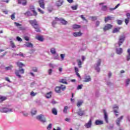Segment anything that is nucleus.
I'll list each match as a JSON object with an SVG mask.
<instances>
[{"instance_id":"obj_35","label":"nucleus","mask_w":130,"mask_h":130,"mask_svg":"<svg viewBox=\"0 0 130 130\" xmlns=\"http://www.w3.org/2000/svg\"><path fill=\"white\" fill-rule=\"evenodd\" d=\"M60 21L63 25H67L68 24V21H66L64 19H60Z\"/></svg>"},{"instance_id":"obj_26","label":"nucleus","mask_w":130,"mask_h":130,"mask_svg":"<svg viewBox=\"0 0 130 130\" xmlns=\"http://www.w3.org/2000/svg\"><path fill=\"white\" fill-rule=\"evenodd\" d=\"M7 98L6 96L0 95V103L5 101V100H7Z\"/></svg>"},{"instance_id":"obj_54","label":"nucleus","mask_w":130,"mask_h":130,"mask_svg":"<svg viewBox=\"0 0 130 130\" xmlns=\"http://www.w3.org/2000/svg\"><path fill=\"white\" fill-rule=\"evenodd\" d=\"M48 75H49L50 76L51 75V74H52V69H49L48 71Z\"/></svg>"},{"instance_id":"obj_34","label":"nucleus","mask_w":130,"mask_h":130,"mask_svg":"<svg viewBox=\"0 0 130 130\" xmlns=\"http://www.w3.org/2000/svg\"><path fill=\"white\" fill-rule=\"evenodd\" d=\"M120 30V27L115 28L113 30V33H117V32H119Z\"/></svg>"},{"instance_id":"obj_32","label":"nucleus","mask_w":130,"mask_h":130,"mask_svg":"<svg viewBox=\"0 0 130 130\" xmlns=\"http://www.w3.org/2000/svg\"><path fill=\"white\" fill-rule=\"evenodd\" d=\"M51 94H52V92L51 91L48 92L46 95V98H47L48 99L51 98Z\"/></svg>"},{"instance_id":"obj_15","label":"nucleus","mask_w":130,"mask_h":130,"mask_svg":"<svg viewBox=\"0 0 130 130\" xmlns=\"http://www.w3.org/2000/svg\"><path fill=\"white\" fill-rule=\"evenodd\" d=\"M112 28V25L110 24H107L104 27V31H107V30H109Z\"/></svg>"},{"instance_id":"obj_41","label":"nucleus","mask_w":130,"mask_h":130,"mask_svg":"<svg viewBox=\"0 0 130 130\" xmlns=\"http://www.w3.org/2000/svg\"><path fill=\"white\" fill-rule=\"evenodd\" d=\"M89 19L92 20V21H96L97 20V16H90Z\"/></svg>"},{"instance_id":"obj_42","label":"nucleus","mask_w":130,"mask_h":130,"mask_svg":"<svg viewBox=\"0 0 130 130\" xmlns=\"http://www.w3.org/2000/svg\"><path fill=\"white\" fill-rule=\"evenodd\" d=\"M107 9L108 8L107 6H103L102 7V10L104 12H106V11H107Z\"/></svg>"},{"instance_id":"obj_39","label":"nucleus","mask_w":130,"mask_h":130,"mask_svg":"<svg viewBox=\"0 0 130 130\" xmlns=\"http://www.w3.org/2000/svg\"><path fill=\"white\" fill-rule=\"evenodd\" d=\"M60 83H62L63 84H66V85H68V82L66 79H61L59 81Z\"/></svg>"},{"instance_id":"obj_45","label":"nucleus","mask_w":130,"mask_h":130,"mask_svg":"<svg viewBox=\"0 0 130 130\" xmlns=\"http://www.w3.org/2000/svg\"><path fill=\"white\" fill-rule=\"evenodd\" d=\"M38 93L37 92H34V91H31L30 93V96L32 97H34V96H36L37 95Z\"/></svg>"},{"instance_id":"obj_31","label":"nucleus","mask_w":130,"mask_h":130,"mask_svg":"<svg viewBox=\"0 0 130 130\" xmlns=\"http://www.w3.org/2000/svg\"><path fill=\"white\" fill-rule=\"evenodd\" d=\"M73 29H80L81 25L78 24H74L72 26Z\"/></svg>"},{"instance_id":"obj_1","label":"nucleus","mask_w":130,"mask_h":130,"mask_svg":"<svg viewBox=\"0 0 130 130\" xmlns=\"http://www.w3.org/2000/svg\"><path fill=\"white\" fill-rule=\"evenodd\" d=\"M29 23L30 24V25H31V26H32L34 28L36 29V32H40L38 22H37V21H36V19L29 20Z\"/></svg>"},{"instance_id":"obj_24","label":"nucleus","mask_w":130,"mask_h":130,"mask_svg":"<svg viewBox=\"0 0 130 130\" xmlns=\"http://www.w3.org/2000/svg\"><path fill=\"white\" fill-rule=\"evenodd\" d=\"M90 81H91V77H90V76H87L85 77L84 80L83 81V82H90Z\"/></svg>"},{"instance_id":"obj_37","label":"nucleus","mask_w":130,"mask_h":130,"mask_svg":"<svg viewBox=\"0 0 130 130\" xmlns=\"http://www.w3.org/2000/svg\"><path fill=\"white\" fill-rule=\"evenodd\" d=\"M50 52L52 53V54H55L56 53V51L55 50V49L54 48H52L50 49Z\"/></svg>"},{"instance_id":"obj_30","label":"nucleus","mask_w":130,"mask_h":130,"mask_svg":"<svg viewBox=\"0 0 130 130\" xmlns=\"http://www.w3.org/2000/svg\"><path fill=\"white\" fill-rule=\"evenodd\" d=\"M120 6V4H118L115 7V8H111L109 9V10L111 11H114V10H116V9H117V8H118V7H119Z\"/></svg>"},{"instance_id":"obj_21","label":"nucleus","mask_w":130,"mask_h":130,"mask_svg":"<svg viewBox=\"0 0 130 130\" xmlns=\"http://www.w3.org/2000/svg\"><path fill=\"white\" fill-rule=\"evenodd\" d=\"M77 62L78 63V68L81 69V68H82V64H83L84 62L82 61L80 59H78L77 60Z\"/></svg>"},{"instance_id":"obj_22","label":"nucleus","mask_w":130,"mask_h":130,"mask_svg":"<svg viewBox=\"0 0 130 130\" xmlns=\"http://www.w3.org/2000/svg\"><path fill=\"white\" fill-rule=\"evenodd\" d=\"M24 46H25L26 47H29L30 48H32V47H33V45L31 43L26 42L24 45Z\"/></svg>"},{"instance_id":"obj_55","label":"nucleus","mask_w":130,"mask_h":130,"mask_svg":"<svg viewBox=\"0 0 130 130\" xmlns=\"http://www.w3.org/2000/svg\"><path fill=\"white\" fill-rule=\"evenodd\" d=\"M16 39L17 41H20V42H22V41H23V40H22V39L19 37H17Z\"/></svg>"},{"instance_id":"obj_57","label":"nucleus","mask_w":130,"mask_h":130,"mask_svg":"<svg viewBox=\"0 0 130 130\" xmlns=\"http://www.w3.org/2000/svg\"><path fill=\"white\" fill-rule=\"evenodd\" d=\"M129 82H130V79H127L126 80V86L129 85Z\"/></svg>"},{"instance_id":"obj_28","label":"nucleus","mask_w":130,"mask_h":130,"mask_svg":"<svg viewBox=\"0 0 130 130\" xmlns=\"http://www.w3.org/2000/svg\"><path fill=\"white\" fill-rule=\"evenodd\" d=\"M16 64L19 68H23V67H25V65L23 64V63L21 62H17Z\"/></svg>"},{"instance_id":"obj_38","label":"nucleus","mask_w":130,"mask_h":130,"mask_svg":"<svg viewBox=\"0 0 130 130\" xmlns=\"http://www.w3.org/2000/svg\"><path fill=\"white\" fill-rule=\"evenodd\" d=\"M31 113L32 115H35V114L37 113V111L36 110V109H32L31 110Z\"/></svg>"},{"instance_id":"obj_12","label":"nucleus","mask_w":130,"mask_h":130,"mask_svg":"<svg viewBox=\"0 0 130 130\" xmlns=\"http://www.w3.org/2000/svg\"><path fill=\"white\" fill-rule=\"evenodd\" d=\"M14 25H15L16 27H17L19 30H25V28L22 27V24L18 23V22H14Z\"/></svg>"},{"instance_id":"obj_13","label":"nucleus","mask_w":130,"mask_h":130,"mask_svg":"<svg viewBox=\"0 0 130 130\" xmlns=\"http://www.w3.org/2000/svg\"><path fill=\"white\" fill-rule=\"evenodd\" d=\"M77 114L79 116H83L86 114V113H85V111H83L81 109H79V111L77 112Z\"/></svg>"},{"instance_id":"obj_64","label":"nucleus","mask_w":130,"mask_h":130,"mask_svg":"<svg viewBox=\"0 0 130 130\" xmlns=\"http://www.w3.org/2000/svg\"><path fill=\"white\" fill-rule=\"evenodd\" d=\"M117 24H118V25H121V24H122V21L121 20H117Z\"/></svg>"},{"instance_id":"obj_7","label":"nucleus","mask_w":130,"mask_h":130,"mask_svg":"<svg viewBox=\"0 0 130 130\" xmlns=\"http://www.w3.org/2000/svg\"><path fill=\"white\" fill-rule=\"evenodd\" d=\"M84 126L86 128H91L92 127V119H90L88 122L84 124Z\"/></svg>"},{"instance_id":"obj_9","label":"nucleus","mask_w":130,"mask_h":130,"mask_svg":"<svg viewBox=\"0 0 130 130\" xmlns=\"http://www.w3.org/2000/svg\"><path fill=\"white\" fill-rule=\"evenodd\" d=\"M104 113V118L107 123H108V115L107 114V112L106 110H103Z\"/></svg>"},{"instance_id":"obj_10","label":"nucleus","mask_w":130,"mask_h":130,"mask_svg":"<svg viewBox=\"0 0 130 130\" xmlns=\"http://www.w3.org/2000/svg\"><path fill=\"white\" fill-rule=\"evenodd\" d=\"M39 4L40 8H42V9H45V4L44 3V0H39Z\"/></svg>"},{"instance_id":"obj_46","label":"nucleus","mask_w":130,"mask_h":130,"mask_svg":"<svg viewBox=\"0 0 130 130\" xmlns=\"http://www.w3.org/2000/svg\"><path fill=\"white\" fill-rule=\"evenodd\" d=\"M52 128V124L50 123V124L48 125V126H47V130H50V129H51Z\"/></svg>"},{"instance_id":"obj_6","label":"nucleus","mask_w":130,"mask_h":130,"mask_svg":"<svg viewBox=\"0 0 130 130\" xmlns=\"http://www.w3.org/2000/svg\"><path fill=\"white\" fill-rule=\"evenodd\" d=\"M125 38V37H124V36H121L119 37V39L118 41V45L119 47L122 45V43H123V42L124 41Z\"/></svg>"},{"instance_id":"obj_29","label":"nucleus","mask_w":130,"mask_h":130,"mask_svg":"<svg viewBox=\"0 0 130 130\" xmlns=\"http://www.w3.org/2000/svg\"><path fill=\"white\" fill-rule=\"evenodd\" d=\"M36 38L37 40H39V41H41V42H43V40H44L43 37L40 36L36 37Z\"/></svg>"},{"instance_id":"obj_33","label":"nucleus","mask_w":130,"mask_h":130,"mask_svg":"<svg viewBox=\"0 0 130 130\" xmlns=\"http://www.w3.org/2000/svg\"><path fill=\"white\" fill-rule=\"evenodd\" d=\"M52 113L54 115H57V110H56V109H55V108H53L52 109Z\"/></svg>"},{"instance_id":"obj_63","label":"nucleus","mask_w":130,"mask_h":130,"mask_svg":"<svg viewBox=\"0 0 130 130\" xmlns=\"http://www.w3.org/2000/svg\"><path fill=\"white\" fill-rule=\"evenodd\" d=\"M126 17H127V19L130 20V13H127L126 14Z\"/></svg>"},{"instance_id":"obj_2","label":"nucleus","mask_w":130,"mask_h":130,"mask_svg":"<svg viewBox=\"0 0 130 130\" xmlns=\"http://www.w3.org/2000/svg\"><path fill=\"white\" fill-rule=\"evenodd\" d=\"M37 119L41 121V122H42V123L46 122V118L45 117V116L42 114L37 116Z\"/></svg>"},{"instance_id":"obj_17","label":"nucleus","mask_w":130,"mask_h":130,"mask_svg":"<svg viewBox=\"0 0 130 130\" xmlns=\"http://www.w3.org/2000/svg\"><path fill=\"white\" fill-rule=\"evenodd\" d=\"M126 60L127 61H129L130 60V48L127 50V55H126Z\"/></svg>"},{"instance_id":"obj_27","label":"nucleus","mask_w":130,"mask_h":130,"mask_svg":"<svg viewBox=\"0 0 130 130\" xmlns=\"http://www.w3.org/2000/svg\"><path fill=\"white\" fill-rule=\"evenodd\" d=\"M53 59L59 60V56H58V54L57 53L54 54Z\"/></svg>"},{"instance_id":"obj_47","label":"nucleus","mask_w":130,"mask_h":130,"mask_svg":"<svg viewBox=\"0 0 130 130\" xmlns=\"http://www.w3.org/2000/svg\"><path fill=\"white\" fill-rule=\"evenodd\" d=\"M32 71V72H35V73H37L38 72V69H37V67H33Z\"/></svg>"},{"instance_id":"obj_50","label":"nucleus","mask_w":130,"mask_h":130,"mask_svg":"<svg viewBox=\"0 0 130 130\" xmlns=\"http://www.w3.org/2000/svg\"><path fill=\"white\" fill-rule=\"evenodd\" d=\"M71 8L72 9V10H73L74 11H76V10H77L78 9V6H72Z\"/></svg>"},{"instance_id":"obj_4","label":"nucleus","mask_w":130,"mask_h":130,"mask_svg":"<svg viewBox=\"0 0 130 130\" xmlns=\"http://www.w3.org/2000/svg\"><path fill=\"white\" fill-rule=\"evenodd\" d=\"M24 73L25 72L23 69H19V70H16L15 71L16 75L17 76V77H18L19 78H22V76H21V75H20V73L23 75L24 74Z\"/></svg>"},{"instance_id":"obj_40","label":"nucleus","mask_w":130,"mask_h":130,"mask_svg":"<svg viewBox=\"0 0 130 130\" xmlns=\"http://www.w3.org/2000/svg\"><path fill=\"white\" fill-rule=\"evenodd\" d=\"M12 69H13V66H12V65H10L8 67L5 68L6 71H10V70H12Z\"/></svg>"},{"instance_id":"obj_36","label":"nucleus","mask_w":130,"mask_h":130,"mask_svg":"<svg viewBox=\"0 0 130 130\" xmlns=\"http://www.w3.org/2000/svg\"><path fill=\"white\" fill-rule=\"evenodd\" d=\"M83 102L82 100L79 101L77 102V106H78V107H80V106H82V105L83 104Z\"/></svg>"},{"instance_id":"obj_18","label":"nucleus","mask_w":130,"mask_h":130,"mask_svg":"<svg viewBox=\"0 0 130 130\" xmlns=\"http://www.w3.org/2000/svg\"><path fill=\"white\" fill-rule=\"evenodd\" d=\"M18 4L22 5V6H26L27 5V0H18Z\"/></svg>"},{"instance_id":"obj_8","label":"nucleus","mask_w":130,"mask_h":130,"mask_svg":"<svg viewBox=\"0 0 130 130\" xmlns=\"http://www.w3.org/2000/svg\"><path fill=\"white\" fill-rule=\"evenodd\" d=\"M118 108H119V107H118V106L116 105H114L113 107V109H114V112L116 116H118V114H117L118 113V112L117 111V109H118Z\"/></svg>"},{"instance_id":"obj_59","label":"nucleus","mask_w":130,"mask_h":130,"mask_svg":"<svg viewBox=\"0 0 130 130\" xmlns=\"http://www.w3.org/2000/svg\"><path fill=\"white\" fill-rule=\"evenodd\" d=\"M82 87H83V85H82V84L79 85L77 87V90H80V89H82Z\"/></svg>"},{"instance_id":"obj_5","label":"nucleus","mask_w":130,"mask_h":130,"mask_svg":"<svg viewBox=\"0 0 130 130\" xmlns=\"http://www.w3.org/2000/svg\"><path fill=\"white\" fill-rule=\"evenodd\" d=\"M13 109H9L8 108H0V112L7 113L8 112H12Z\"/></svg>"},{"instance_id":"obj_14","label":"nucleus","mask_w":130,"mask_h":130,"mask_svg":"<svg viewBox=\"0 0 130 130\" xmlns=\"http://www.w3.org/2000/svg\"><path fill=\"white\" fill-rule=\"evenodd\" d=\"M122 119H123V116H121L116 120L117 125L118 126L120 125V122H121V120H122Z\"/></svg>"},{"instance_id":"obj_25","label":"nucleus","mask_w":130,"mask_h":130,"mask_svg":"<svg viewBox=\"0 0 130 130\" xmlns=\"http://www.w3.org/2000/svg\"><path fill=\"white\" fill-rule=\"evenodd\" d=\"M60 90H61V88H60V86H57L55 88V91L56 93H58V94H59L61 92V91Z\"/></svg>"},{"instance_id":"obj_11","label":"nucleus","mask_w":130,"mask_h":130,"mask_svg":"<svg viewBox=\"0 0 130 130\" xmlns=\"http://www.w3.org/2000/svg\"><path fill=\"white\" fill-rule=\"evenodd\" d=\"M72 35L74 37H81V36L83 35V33H82L81 31L74 32L72 33Z\"/></svg>"},{"instance_id":"obj_3","label":"nucleus","mask_w":130,"mask_h":130,"mask_svg":"<svg viewBox=\"0 0 130 130\" xmlns=\"http://www.w3.org/2000/svg\"><path fill=\"white\" fill-rule=\"evenodd\" d=\"M101 64V59H99L96 61V62L94 65L95 70H96L97 72H100V68H99V67H100Z\"/></svg>"},{"instance_id":"obj_16","label":"nucleus","mask_w":130,"mask_h":130,"mask_svg":"<svg viewBox=\"0 0 130 130\" xmlns=\"http://www.w3.org/2000/svg\"><path fill=\"white\" fill-rule=\"evenodd\" d=\"M123 52V50H122V48H116V52L117 54H122V52Z\"/></svg>"},{"instance_id":"obj_62","label":"nucleus","mask_w":130,"mask_h":130,"mask_svg":"<svg viewBox=\"0 0 130 130\" xmlns=\"http://www.w3.org/2000/svg\"><path fill=\"white\" fill-rule=\"evenodd\" d=\"M5 80L6 81H7V82H9V83H12V81L10 80V79L8 77H6Z\"/></svg>"},{"instance_id":"obj_51","label":"nucleus","mask_w":130,"mask_h":130,"mask_svg":"<svg viewBox=\"0 0 130 130\" xmlns=\"http://www.w3.org/2000/svg\"><path fill=\"white\" fill-rule=\"evenodd\" d=\"M61 90H62V91H64V90H66V86L64 85H61V86H60Z\"/></svg>"},{"instance_id":"obj_60","label":"nucleus","mask_w":130,"mask_h":130,"mask_svg":"<svg viewBox=\"0 0 130 130\" xmlns=\"http://www.w3.org/2000/svg\"><path fill=\"white\" fill-rule=\"evenodd\" d=\"M11 18L12 20H15V13L13 14L12 15H11Z\"/></svg>"},{"instance_id":"obj_52","label":"nucleus","mask_w":130,"mask_h":130,"mask_svg":"<svg viewBox=\"0 0 130 130\" xmlns=\"http://www.w3.org/2000/svg\"><path fill=\"white\" fill-rule=\"evenodd\" d=\"M80 17L81 19L83 20V21H85V22H88V20H87V19L84 17V15H81Z\"/></svg>"},{"instance_id":"obj_56","label":"nucleus","mask_w":130,"mask_h":130,"mask_svg":"<svg viewBox=\"0 0 130 130\" xmlns=\"http://www.w3.org/2000/svg\"><path fill=\"white\" fill-rule=\"evenodd\" d=\"M10 43L11 44V47L12 48H15L16 47V46L15 45V44H14V43L12 41H11Z\"/></svg>"},{"instance_id":"obj_23","label":"nucleus","mask_w":130,"mask_h":130,"mask_svg":"<svg viewBox=\"0 0 130 130\" xmlns=\"http://www.w3.org/2000/svg\"><path fill=\"white\" fill-rule=\"evenodd\" d=\"M112 17L110 16H108L106 17L105 18V23H107L108 21H111L112 20Z\"/></svg>"},{"instance_id":"obj_48","label":"nucleus","mask_w":130,"mask_h":130,"mask_svg":"<svg viewBox=\"0 0 130 130\" xmlns=\"http://www.w3.org/2000/svg\"><path fill=\"white\" fill-rule=\"evenodd\" d=\"M60 56L61 60H63L66 56V54H61Z\"/></svg>"},{"instance_id":"obj_53","label":"nucleus","mask_w":130,"mask_h":130,"mask_svg":"<svg viewBox=\"0 0 130 130\" xmlns=\"http://www.w3.org/2000/svg\"><path fill=\"white\" fill-rule=\"evenodd\" d=\"M129 20L130 19H128L127 18H126L125 19V23L126 25H127L128 24V23H129Z\"/></svg>"},{"instance_id":"obj_20","label":"nucleus","mask_w":130,"mask_h":130,"mask_svg":"<svg viewBox=\"0 0 130 130\" xmlns=\"http://www.w3.org/2000/svg\"><path fill=\"white\" fill-rule=\"evenodd\" d=\"M104 122L102 120H96L95 121V125H101L103 124Z\"/></svg>"},{"instance_id":"obj_58","label":"nucleus","mask_w":130,"mask_h":130,"mask_svg":"<svg viewBox=\"0 0 130 130\" xmlns=\"http://www.w3.org/2000/svg\"><path fill=\"white\" fill-rule=\"evenodd\" d=\"M38 11L41 13V14H44V12L42 11L40 8H38Z\"/></svg>"},{"instance_id":"obj_49","label":"nucleus","mask_w":130,"mask_h":130,"mask_svg":"<svg viewBox=\"0 0 130 130\" xmlns=\"http://www.w3.org/2000/svg\"><path fill=\"white\" fill-rule=\"evenodd\" d=\"M25 16H32V13L30 11H27L25 13Z\"/></svg>"},{"instance_id":"obj_19","label":"nucleus","mask_w":130,"mask_h":130,"mask_svg":"<svg viewBox=\"0 0 130 130\" xmlns=\"http://www.w3.org/2000/svg\"><path fill=\"white\" fill-rule=\"evenodd\" d=\"M63 4V0H58L56 3V6L57 7H60Z\"/></svg>"},{"instance_id":"obj_43","label":"nucleus","mask_w":130,"mask_h":130,"mask_svg":"<svg viewBox=\"0 0 130 130\" xmlns=\"http://www.w3.org/2000/svg\"><path fill=\"white\" fill-rule=\"evenodd\" d=\"M68 109H69V107L68 106H65L63 110V112L66 114L68 113Z\"/></svg>"},{"instance_id":"obj_44","label":"nucleus","mask_w":130,"mask_h":130,"mask_svg":"<svg viewBox=\"0 0 130 130\" xmlns=\"http://www.w3.org/2000/svg\"><path fill=\"white\" fill-rule=\"evenodd\" d=\"M30 9H31V11H32V12L34 13V16H37V12H36V11H35V9L34 8V7H32Z\"/></svg>"},{"instance_id":"obj_61","label":"nucleus","mask_w":130,"mask_h":130,"mask_svg":"<svg viewBox=\"0 0 130 130\" xmlns=\"http://www.w3.org/2000/svg\"><path fill=\"white\" fill-rule=\"evenodd\" d=\"M74 70L76 73H79V68H78L77 67H75Z\"/></svg>"}]
</instances>
